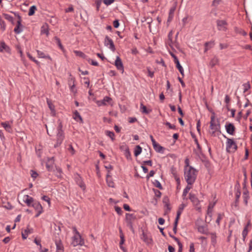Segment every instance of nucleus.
<instances>
[{
	"label": "nucleus",
	"instance_id": "obj_1",
	"mask_svg": "<svg viewBox=\"0 0 252 252\" xmlns=\"http://www.w3.org/2000/svg\"><path fill=\"white\" fill-rule=\"evenodd\" d=\"M184 178L189 185H192L197 177L198 171L193 167L184 169Z\"/></svg>",
	"mask_w": 252,
	"mask_h": 252
},
{
	"label": "nucleus",
	"instance_id": "obj_2",
	"mask_svg": "<svg viewBox=\"0 0 252 252\" xmlns=\"http://www.w3.org/2000/svg\"><path fill=\"white\" fill-rule=\"evenodd\" d=\"M210 127L211 129L212 130L211 132V134L212 135H215V133L220 129V126L219 121L218 120L215 119L214 115L212 116L211 117Z\"/></svg>",
	"mask_w": 252,
	"mask_h": 252
},
{
	"label": "nucleus",
	"instance_id": "obj_3",
	"mask_svg": "<svg viewBox=\"0 0 252 252\" xmlns=\"http://www.w3.org/2000/svg\"><path fill=\"white\" fill-rule=\"evenodd\" d=\"M237 149V146L234 140L230 138H227L226 150L228 152L233 153Z\"/></svg>",
	"mask_w": 252,
	"mask_h": 252
},
{
	"label": "nucleus",
	"instance_id": "obj_4",
	"mask_svg": "<svg viewBox=\"0 0 252 252\" xmlns=\"http://www.w3.org/2000/svg\"><path fill=\"white\" fill-rule=\"evenodd\" d=\"M136 219V216L133 214L126 213V221L128 226L131 230L133 228V222Z\"/></svg>",
	"mask_w": 252,
	"mask_h": 252
},
{
	"label": "nucleus",
	"instance_id": "obj_5",
	"mask_svg": "<svg viewBox=\"0 0 252 252\" xmlns=\"http://www.w3.org/2000/svg\"><path fill=\"white\" fill-rule=\"evenodd\" d=\"M71 244L74 246L78 245L82 246L84 244V240L81 235H74L72 238V242Z\"/></svg>",
	"mask_w": 252,
	"mask_h": 252
},
{
	"label": "nucleus",
	"instance_id": "obj_6",
	"mask_svg": "<svg viewBox=\"0 0 252 252\" xmlns=\"http://www.w3.org/2000/svg\"><path fill=\"white\" fill-rule=\"evenodd\" d=\"M32 206L37 212L35 217H38L43 212V208L40 203L38 201H34Z\"/></svg>",
	"mask_w": 252,
	"mask_h": 252
},
{
	"label": "nucleus",
	"instance_id": "obj_7",
	"mask_svg": "<svg viewBox=\"0 0 252 252\" xmlns=\"http://www.w3.org/2000/svg\"><path fill=\"white\" fill-rule=\"evenodd\" d=\"M64 136L63 132L60 131L58 132L56 136V143L54 145V147L57 148L61 145L64 139Z\"/></svg>",
	"mask_w": 252,
	"mask_h": 252
},
{
	"label": "nucleus",
	"instance_id": "obj_8",
	"mask_svg": "<svg viewBox=\"0 0 252 252\" xmlns=\"http://www.w3.org/2000/svg\"><path fill=\"white\" fill-rule=\"evenodd\" d=\"M141 239L148 245L151 244L152 243V239L150 235L144 232L143 230L141 235Z\"/></svg>",
	"mask_w": 252,
	"mask_h": 252
},
{
	"label": "nucleus",
	"instance_id": "obj_9",
	"mask_svg": "<svg viewBox=\"0 0 252 252\" xmlns=\"http://www.w3.org/2000/svg\"><path fill=\"white\" fill-rule=\"evenodd\" d=\"M227 25V22L225 20H218L217 21V25L219 31H226Z\"/></svg>",
	"mask_w": 252,
	"mask_h": 252
},
{
	"label": "nucleus",
	"instance_id": "obj_10",
	"mask_svg": "<svg viewBox=\"0 0 252 252\" xmlns=\"http://www.w3.org/2000/svg\"><path fill=\"white\" fill-rule=\"evenodd\" d=\"M104 44L106 46L109 45V48L113 51L114 52L116 50L114 44L113 40L109 38L108 36H106L105 38Z\"/></svg>",
	"mask_w": 252,
	"mask_h": 252
},
{
	"label": "nucleus",
	"instance_id": "obj_11",
	"mask_svg": "<svg viewBox=\"0 0 252 252\" xmlns=\"http://www.w3.org/2000/svg\"><path fill=\"white\" fill-rule=\"evenodd\" d=\"M112 99L109 96H105L102 100L96 101V104L98 106H105L107 105V103H110Z\"/></svg>",
	"mask_w": 252,
	"mask_h": 252
},
{
	"label": "nucleus",
	"instance_id": "obj_12",
	"mask_svg": "<svg viewBox=\"0 0 252 252\" xmlns=\"http://www.w3.org/2000/svg\"><path fill=\"white\" fill-rule=\"evenodd\" d=\"M115 65L118 70L122 71V72H124V69L123 64L120 57H117L116 60L115 62Z\"/></svg>",
	"mask_w": 252,
	"mask_h": 252
},
{
	"label": "nucleus",
	"instance_id": "obj_13",
	"mask_svg": "<svg viewBox=\"0 0 252 252\" xmlns=\"http://www.w3.org/2000/svg\"><path fill=\"white\" fill-rule=\"evenodd\" d=\"M75 181H76L77 184L83 190H84L86 189V186H85V185L84 183L83 182L81 177L79 175L77 174L76 175V176L75 177Z\"/></svg>",
	"mask_w": 252,
	"mask_h": 252
},
{
	"label": "nucleus",
	"instance_id": "obj_14",
	"mask_svg": "<svg viewBox=\"0 0 252 252\" xmlns=\"http://www.w3.org/2000/svg\"><path fill=\"white\" fill-rule=\"evenodd\" d=\"M23 200V202L26 203L29 207L32 206V204L34 202L33 198L28 195H24Z\"/></svg>",
	"mask_w": 252,
	"mask_h": 252
},
{
	"label": "nucleus",
	"instance_id": "obj_15",
	"mask_svg": "<svg viewBox=\"0 0 252 252\" xmlns=\"http://www.w3.org/2000/svg\"><path fill=\"white\" fill-rule=\"evenodd\" d=\"M189 199L191 200L193 205L195 206L198 209H199L198 205H199L200 201L195 196L194 194L189 193Z\"/></svg>",
	"mask_w": 252,
	"mask_h": 252
},
{
	"label": "nucleus",
	"instance_id": "obj_16",
	"mask_svg": "<svg viewBox=\"0 0 252 252\" xmlns=\"http://www.w3.org/2000/svg\"><path fill=\"white\" fill-rule=\"evenodd\" d=\"M225 126L226 131L230 135H234L235 127L232 124L229 123L227 125H226Z\"/></svg>",
	"mask_w": 252,
	"mask_h": 252
},
{
	"label": "nucleus",
	"instance_id": "obj_17",
	"mask_svg": "<svg viewBox=\"0 0 252 252\" xmlns=\"http://www.w3.org/2000/svg\"><path fill=\"white\" fill-rule=\"evenodd\" d=\"M3 51H5L8 53H10V49L9 46H8L4 42L1 41L0 43V52H2Z\"/></svg>",
	"mask_w": 252,
	"mask_h": 252
},
{
	"label": "nucleus",
	"instance_id": "obj_18",
	"mask_svg": "<svg viewBox=\"0 0 252 252\" xmlns=\"http://www.w3.org/2000/svg\"><path fill=\"white\" fill-rule=\"evenodd\" d=\"M55 244L56 245L57 252H63V247L61 240H56Z\"/></svg>",
	"mask_w": 252,
	"mask_h": 252
},
{
	"label": "nucleus",
	"instance_id": "obj_19",
	"mask_svg": "<svg viewBox=\"0 0 252 252\" xmlns=\"http://www.w3.org/2000/svg\"><path fill=\"white\" fill-rule=\"evenodd\" d=\"M1 125L3 126V127L4 128V129H5L6 131H7L9 132H12V130L11 126L9 124V122H2L1 123Z\"/></svg>",
	"mask_w": 252,
	"mask_h": 252
},
{
	"label": "nucleus",
	"instance_id": "obj_20",
	"mask_svg": "<svg viewBox=\"0 0 252 252\" xmlns=\"http://www.w3.org/2000/svg\"><path fill=\"white\" fill-rule=\"evenodd\" d=\"M243 198L246 206L248 205V200L250 198L249 191L246 189L243 193Z\"/></svg>",
	"mask_w": 252,
	"mask_h": 252
},
{
	"label": "nucleus",
	"instance_id": "obj_21",
	"mask_svg": "<svg viewBox=\"0 0 252 252\" xmlns=\"http://www.w3.org/2000/svg\"><path fill=\"white\" fill-rule=\"evenodd\" d=\"M154 149L158 153H163V151L164 148L158 144V143L156 142L155 144H154L153 145Z\"/></svg>",
	"mask_w": 252,
	"mask_h": 252
},
{
	"label": "nucleus",
	"instance_id": "obj_22",
	"mask_svg": "<svg viewBox=\"0 0 252 252\" xmlns=\"http://www.w3.org/2000/svg\"><path fill=\"white\" fill-rule=\"evenodd\" d=\"M23 26L20 21H17V26L14 28V31L16 34H19L22 31Z\"/></svg>",
	"mask_w": 252,
	"mask_h": 252
},
{
	"label": "nucleus",
	"instance_id": "obj_23",
	"mask_svg": "<svg viewBox=\"0 0 252 252\" xmlns=\"http://www.w3.org/2000/svg\"><path fill=\"white\" fill-rule=\"evenodd\" d=\"M209 234L210 235L211 243L212 245L215 247L217 244V235L216 233H209Z\"/></svg>",
	"mask_w": 252,
	"mask_h": 252
},
{
	"label": "nucleus",
	"instance_id": "obj_24",
	"mask_svg": "<svg viewBox=\"0 0 252 252\" xmlns=\"http://www.w3.org/2000/svg\"><path fill=\"white\" fill-rule=\"evenodd\" d=\"M214 45H215V42L214 41L205 42V43L204 44V45L205 46L204 52H207V51L209 49L212 48Z\"/></svg>",
	"mask_w": 252,
	"mask_h": 252
},
{
	"label": "nucleus",
	"instance_id": "obj_25",
	"mask_svg": "<svg viewBox=\"0 0 252 252\" xmlns=\"http://www.w3.org/2000/svg\"><path fill=\"white\" fill-rule=\"evenodd\" d=\"M37 53L38 58L48 59L49 60H52V59L50 56L45 55V54L42 51H40L39 50H37Z\"/></svg>",
	"mask_w": 252,
	"mask_h": 252
},
{
	"label": "nucleus",
	"instance_id": "obj_26",
	"mask_svg": "<svg viewBox=\"0 0 252 252\" xmlns=\"http://www.w3.org/2000/svg\"><path fill=\"white\" fill-rule=\"evenodd\" d=\"M141 112L143 114H148L151 112V110H148L146 107L142 103L140 104V108Z\"/></svg>",
	"mask_w": 252,
	"mask_h": 252
},
{
	"label": "nucleus",
	"instance_id": "obj_27",
	"mask_svg": "<svg viewBox=\"0 0 252 252\" xmlns=\"http://www.w3.org/2000/svg\"><path fill=\"white\" fill-rule=\"evenodd\" d=\"M75 79L74 78H71L68 81V84L70 86L71 91L73 93H76V91L75 90Z\"/></svg>",
	"mask_w": 252,
	"mask_h": 252
},
{
	"label": "nucleus",
	"instance_id": "obj_28",
	"mask_svg": "<svg viewBox=\"0 0 252 252\" xmlns=\"http://www.w3.org/2000/svg\"><path fill=\"white\" fill-rule=\"evenodd\" d=\"M185 205L184 204H182L180 206L179 209L177 212V216H176V218L175 219L178 220H179L181 214H182V211H183L184 208H185Z\"/></svg>",
	"mask_w": 252,
	"mask_h": 252
},
{
	"label": "nucleus",
	"instance_id": "obj_29",
	"mask_svg": "<svg viewBox=\"0 0 252 252\" xmlns=\"http://www.w3.org/2000/svg\"><path fill=\"white\" fill-rule=\"evenodd\" d=\"M124 154L127 159H131V154L127 146H126L125 147Z\"/></svg>",
	"mask_w": 252,
	"mask_h": 252
},
{
	"label": "nucleus",
	"instance_id": "obj_30",
	"mask_svg": "<svg viewBox=\"0 0 252 252\" xmlns=\"http://www.w3.org/2000/svg\"><path fill=\"white\" fill-rule=\"evenodd\" d=\"M219 60L216 56H215L210 61V65L211 67H213L219 63Z\"/></svg>",
	"mask_w": 252,
	"mask_h": 252
},
{
	"label": "nucleus",
	"instance_id": "obj_31",
	"mask_svg": "<svg viewBox=\"0 0 252 252\" xmlns=\"http://www.w3.org/2000/svg\"><path fill=\"white\" fill-rule=\"evenodd\" d=\"M250 225V222H249L243 230L242 235H243V239L244 241H245V238L248 234V227Z\"/></svg>",
	"mask_w": 252,
	"mask_h": 252
},
{
	"label": "nucleus",
	"instance_id": "obj_32",
	"mask_svg": "<svg viewBox=\"0 0 252 252\" xmlns=\"http://www.w3.org/2000/svg\"><path fill=\"white\" fill-rule=\"evenodd\" d=\"M73 118L77 121L80 120L81 123L83 122V119L77 110H76L74 113Z\"/></svg>",
	"mask_w": 252,
	"mask_h": 252
},
{
	"label": "nucleus",
	"instance_id": "obj_33",
	"mask_svg": "<svg viewBox=\"0 0 252 252\" xmlns=\"http://www.w3.org/2000/svg\"><path fill=\"white\" fill-rule=\"evenodd\" d=\"M142 148L139 145H137L134 149V154L135 157H137L142 152Z\"/></svg>",
	"mask_w": 252,
	"mask_h": 252
},
{
	"label": "nucleus",
	"instance_id": "obj_34",
	"mask_svg": "<svg viewBox=\"0 0 252 252\" xmlns=\"http://www.w3.org/2000/svg\"><path fill=\"white\" fill-rule=\"evenodd\" d=\"M176 64V67L178 69L179 71H180V73L182 74L183 77L184 76V69L182 67V66L181 65L179 61H176V62L175 63Z\"/></svg>",
	"mask_w": 252,
	"mask_h": 252
},
{
	"label": "nucleus",
	"instance_id": "obj_35",
	"mask_svg": "<svg viewBox=\"0 0 252 252\" xmlns=\"http://www.w3.org/2000/svg\"><path fill=\"white\" fill-rule=\"evenodd\" d=\"M105 134L111 139L112 141H113L115 140V134L113 131L106 130L105 131Z\"/></svg>",
	"mask_w": 252,
	"mask_h": 252
},
{
	"label": "nucleus",
	"instance_id": "obj_36",
	"mask_svg": "<svg viewBox=\"0 0 252 252\" xmlns=\"http://www.w3.org/2000/svg\"><path fill=\"white\" fill-rule=\"evenodd\" d=\"M162 201H163V203L165 205V206L167 207V209L170 210V208H169V198L167 196H164L163 198V200H162Z\"/></svg>",
	"mask_w": 252,
	"mask_h": 252
},
{
	"label": "nucleus",
	"instance_id": "obj_37",
	"mask_svg": "<svg viewBox=\"0 0 252 252\" xmlns=\"http://www.w3.org/2000/svg\"><path fill=\"white\" fill-rule=\"evenodd\" d=\"M36 10V6H35V5L32 6L30 8L28 15L29 16L33 15L34 14Z\"/></svg>",
	"mask_w": 252,
	"mask_h": 252
},
{
	"label": "nucleus",
	"instance_id": "obj_38",
	"mask_svg": "<svg viewBox=\"0 0 252 252\" xmlns=\"http://www.w3.org/2000/svg\"><path fill=\"white\" fill-rule=\"evenodd\" d=\"M55 174L58 178L62 177V170L60 168H56V170L54 171Z\"/></svg>",
	"mask_w": 252,
	"mask_h": 252
},
{
	"label": "nucleus",
	"instance_id": "obj_39",
	"mask_svg": "<svg viewBox=\"0 0 252 252\" xmlns=\"http://www.w3.org/2000/svg\"><path fill=\"white\" fill-rule=\"evenodd\" d=\"M198 230L199 232L202 234H207V230L204 226H199L198 227Z\"/></svg>",
	"mask_w": 252,
	"mask_h": 252
},
{
	"label": "nucleus",
	"instance_id": "obj_40",
	"mask_svg": "<svg viewBox=\"0 0 252 252\" xmlns=\"http://www.w3.org/2000/svg\"><path fill=\"white\" fill-rule=\"evenodd\" d=\"M191 188V187L190 185H189L188 184V186L186 187V188L184 189L183 193V196H186L188 193V192L189 191V190Z\"/></svg>",
	"mask_w": 252,
	"mask_h": 252
},
{
	"label": "nucleus",
	"instance_id": "obj_41",
	"mask_svg": "<svg viewBox=\"0 0 252 252\" xmlns=\"http://www.w3.org/2000/svg\"><path fill=\"white\" fill-rule=\"evenodd\" d=\"M120 238H121V241L120 242V248L121 249H122L123 250H124V248L122 246V245L124 244V243L125 242V238H124V235L123 234H121Z\"/></svg>",
	"mask_w": 252,
	"mask_h": 252
},
{
	"label": "nucleus",
	"instance_id": "obj_42",
	"mask_svg": "<svg viewBox=\"0 0 252 252\" xmlns=\"http://www.w3.org/2000/svg\"><path fill=\"white\" fill-rule=\"evenodd\" d=\"M109 177H110V176L108 174L107 175V179H106L108 186L110 187L114 188V185H115L113 181L109 180L108 179V178H109Z\"/></svg>",
	"mask_w": 252,
	"mask_h": 252
},
{
	"label": "nucleus",
	"instance_id": "obj_43",
	"mask_svg": "<svg viewBox=\"0 0 252 252\" xmlns=\"http://www.w3.org/2000/svg\"><path fill=\"white\" fill-rule=\"evenodd\" d=\"M47 104H48V105L50 109L52 111V112L55 113V107H54V105L48 99H47Z\"/></svg>",
	"mask_w": 252,
	"mask_h": 252
},
{
	"label": "nucleus",
	"instance_id": "obj_44",
	"mask_svg": "<svg viewBox=\"0 0 252 252\" xmlns=\"http://www.w3.org/2000/svg\"><path fill=\"white\" fill-rule=\"evenodd\" d=\"M67 150L69 152H70L71 153V154L72 155H73L75 153V150L74 149L72 145H71V144H69L68 145V147L67 148Z\"/></svg>",
	"mask_w": 252,
	"mask_h": 252
},
{
	"label": "nucleus",
	"instance_id": "obj_45",
	"mask_svg": "<svg viewBox=\"0 0 252 252\" xmlns=\"http://www.w3.org/2000/svg\"><path fill=\"white\" fill-rule=\"evenodd\" d=\"M223 216V214H221L220 213L218 214V217L216 222L218 225H220V221L222 219Z\"/></svg>",
	"mask_w": 252,
	"mask_h": 252
},
{
	"label": "nucleus",
	"instance_id": "obj_46",
	"mask_svg": "<svg viewBox=\"0 0 252 252\" xmlns=\"http://www.w3.org/2000/svg\"><path fill=\"white\" fill-rule=\"evenodd\" d=\"M178 221L179 220H176L175 219V222H174V227H173V230L174 231V234H176L177 233V224H178Z\"/></svg>",
	"mask_w": 252,
	"mask_h": 252
},
{
	"label": "nucleus",
	"instance_id": "obj_47",
	"mask_svg": "<svg viewBox=\"0 0 252 252\" xmlns=\"http://www.w3.org/2000/svg\"><path fill=\"white\" fill-rule=\"evenodd\" d=\"M3 16L6 19H7L9 21L13 23V18L12 16H11L10 15L7 14H3Z\"/></svg>",
	"mask_w": 252,
	"mask_h": 252
},
{
	"label": "nucleus",
	"instance_id": "obj_48",
	"mask_svg": "<svg viewBox=\"0 0 252 252\" xmlns=\"http://www.w3.org/2000/svg\"><path fill=\"white\" fill-rule=\"evenodd\" d=\"M244 93L246 92L250 88V84L249 82L243 85Z\"/></svg>",
	"mask_w": 252,
	"mask_h": 252
},
{
	"label": "nucleus",
	"instance_id": "obj_49",
	"mask_svg": "<svg viewBox=\"0 0 252 252\" xmlns=\"http://www.w3.org/2000/svg\"><path fill=\"white\" fill-rule=\"evenodd\" d=\"M215 205V203H214L213 205L210 204L208 207V214L211 215L212 212V209L214 207V206Z\"/></svg>",
	"mask_w": 252,
	"mask_h": 252
},
{
	"label": "nucleus",
	"instance_id": "obj_50",
	"mask_svg": "<svg viewBox=\"0 0 252 252\" xmlns=\"http://www.w3.org/2000/svg\"><path fill=\"white\" fill-rule=\"evenodd\" d=\"M0 29L2 31H4L5 30L6 25H5V22L3 21V20H1L0 22Z\"/></svg>",
	"mask_w": 252,
	"mask_h": 252
},
{
	"label": "nucleus",
	"instance_id": "obj_51",
	"mask_svg": "<svg viewBox=\"0 0 252 252\" xmlns=\"http://www.w3.org/2000/svg\"><path fill=\"white\" fill-rule=\"evenodd\" d=\"M241 195V191L238 189L236 192V203L238 202Z\"/></svg>",
	"mask_w": 252,
	"mask_h": 252
},
{
	"label": "nucleus",
	"instance_id": "obj_52",
	"mask_svg": "<svg viewBox=\"0 0 252 252\" xmlns=\"http://www.w3.org/2000/svg\"><path fill=\"white\" fill-rule=\"evenodd\" d=\"M55 39L56 40L57 43L58 45V46H59V47L60 48V49H63V46L61 43L60 39L59 38H58L57 37H55Z\"/></svg>",
	"mask_w": 252,
	"mask_h": 252
},
{
	"label": "nucleus",
	"instance_id": "obj_53",
	"mask_svg": "<svg viewBox=\"0 0 252 252\" xmlns=\"http://www.w3.org/2000/svg\"><path fill=\"white\" fill-rule=\"evenodd\" d=\"M154 185L157 188H158L159 189H162L161 184L158 180H155V181L154 182Z\"/></svg>",
	"mask_w": 252,
	"mask_h": 252
},
{
	"label": "nucleus",
	"instance_id": "obj_54",
	"mask_svg": "<svg viewBox=\"0 0 252 252\" xmlns=\"http://www.w3.org/2000/svg\"><path fill=\"white\" fill-rule=\"evenodd\" d=\"M185 165L184 167V169H187L189 167H192L191 166L189 165V161L188 158H186L185 161Z\"/></svg>",
	"mask_w": 252,
	"mask_h": 252
},
{
	"label": "nucleus",
	"instance_id": "obj_55",
	"mask_svg": "<svg viewBox=\"0 0 252 252\" xmlns=\"http://www.w3.org/2000/svg\"><path fill=\"white\" fill-rule=\"evenodd\" d=\"M165 125L166 126H168L169 128H170V129H176V126L175 125H171L169 122H166L165 123Z\"/></svg>",
	"mask_w": 252,
	"mask_h": 252
},
{
	"label": "nucleus",
	"instance_id": "obj_56",
	"mask_svg": "<svg viewBox=\"0 0 252 252\" xmlns=\"http://www.w3.org/2000/svg\"><path fill=\"white\" fill-rule=\"evenodd\" d=\"M42 199L43 200L47 202L49 206L50 205V199L49 197L46 195H44L42 197Z\"/></svg>",
	"mask_w": 252,
	"mask_h": 252
},
{
	"label": "nucleus",
	"instance_id": "obj_57",
	"mask_svg": "<svg viewBox=\"0 0 252 252\" xmlns=\"http://www.w3.org/2000/svg\"><path fill=\"white\" fill-rule=\"evenodd\" d=\"M115 0H104L103 2L106 5H109L112 4Z\"/></svg>",
	"mask_w": 252,
	"mask_h": 252
},
{
	"label": "nucleus",
	"instance_id": "obj_58",
	"mask_svg": "<svg viewBox=\"0 0 252 252\" xmlns=\"http://www.w3.org/2000/svg\"><path fill=\"white\" fill-rule=\"evenodd\" d=\"M115 211H116V212L119 214V215H121L122 213V210L121 209V208L118 206H115Z\"/></svg>",
	"mask_w": 252,
	"mask_h": 252
},
{
	"label": "nucleus",
	"instance_id": "obj_59",
	"mask_svg": "<svg viewBox=\"0 0 252 252\" xmlns=\"http://www.w3.org/2000/svg\"><path fill=\"white\" fill-rule=\"evenodd\" d=\"M31 172L32 177L33 179H35L37 177L38 174L35 171L33 170H31Z\"/></svg>",
	"mask_w": 252,
	"mask_h": 252
},
{
	"label": "nucleus",
	"instance_id": "obj_60",
	"mask_svg": "<svg viewBox=\"0 0 252 252\" xmlns=\"http://www.w3.org/2000/svg\"><path fill=\"white\" fill-rule=\"evenodd\" d=\"M155 193V195L157 197L159 198L161 196V193L157 189H154Z\"/></svg>",
	"mask_w": 252,
	"mask_h": 252
},
{
	"label": "nucleus",
	"instance_id": "obj_61",
	"mask_svg": "<svg viewBox=\"0 0 252 252\" xmlns=\"http://www.w3.org/2000/svg\"><path fill=\"white\" fill-rule=\"evenodd\" d=\"M155 174V172L154 170L150 171L149 174L147 175V179H149L150 177L154 176V174Z\"/></svg>",
	"mask_w": 252,
	"mask_h": 252
},
{
	"label": "nucleus",
	"instance_id": "obj_62",
	"mask_svg": "<svg viewBox=\"0 0 252 252\" xmlns=\"http://www.w3.org/2000/svg\"><path fill=\"white\" fill-rule=\"evenodd\" d=\"M41 33H45L47 35H48V33H49V32H48V30L47 29L44 28V27H42V30H41Z\"/></svg>",
	"mask_w": 252,
	"mask_h": 252
},
{
	"label": "nucleus",
	"instance_id": "obj_63",
	"mask_svg": "<svg viewBox=\"0 0 252 252\" xmlns=\"http://www.w3.org/2000/svg\"><path fill=\"white\" fill-rule=\"evenodd\" d=\"M189 252H195L194 244L192 243H191L189 246Z\"/></svg>",
	"mask_w": 252,
	"mask_h": 252
},
{
	"label": "nucleus",
	"instance_id": "obj_64",
	"mask_svg": "<svg viewBox=\"0 0 252 252\" xmlns=\"http://www.w3.org/2000/svg\"><path fill=\"white\" fill-rule=\"evenodd\" d=\"M113 26L114 28H118L119 26V20H116L113 22Z\"/></svg>",
	"mask_w": 252,
	"mask_h": 252
}]
</instances>
